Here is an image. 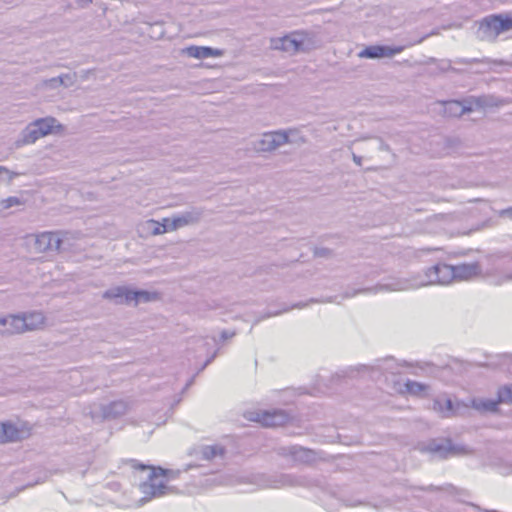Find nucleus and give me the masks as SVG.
Segmentation results:
<instances>
[{
    "mask_svg": "<svg viewBox=\"0 0 512 512\" xmlns=\"http://www.w3.org/2000/svg\"><path fill=\"white\" fill-rule=\"evenodd\" d=\"M448 284V265L445 263H437L425 271L424 279L409 280V279H397L390 283L378 284L374 287L364 288L359 290H353V292H346L343 295L344 298L353 297L359 293H378L380 291H403L408 289H415L425 285Z\"/></svg>",
    "mask_w": 512,
    "mask_h": 512,
    "instance_id": "nucleus-1",
    "label": "nucleus"
},
{
    "mask_svg": "<svg viewBox=\"0 0 512 512\" xmlns=\"http://www.w3.org/2000/svg\"><path fill=\"white\" fill-rule=\"evenodd\" d=\"M129 464L136 470L149 471L147 480L140 485L141 492L149 499L169 494L171 488L165 484L163 478H175L179 473L178 471L145 465L135 459L129 460Z\"/></svg>",
    "mask_w": 512,
    "mask_h": 512,
    "instance_id": "nucleus-2",
    "label": "nucleus"
},
{
    "mask_svg": "<svg viewBox=\"0 0 512 512\" xmlns=\"http://www.w3.org/2000/svg\"><path fill=\"white\" fill-rule=\"evenodd\" d=\"M511 29V14H490L478 21L477 37L482 41L495 42L500 34Z\"/></svg>",
    "mask_w": 512,
    "mask_h": 512,
    "instance_id": "nucleus-3",
    "label": "nucleus"
},
{
    "mask_svg": "<svg viewBox=\"0 0 512 512\" xmlns=\"http://www.w3.org/2000/svg\"><path fill=\"white\" fill-rule=\"evenodd\" d=\"M255 483L260 488L280 489L285 487L307 486L309 480L306 476L296 474H259L255 476Z\"/></svg>",
    "mask_w": 512,
    "mask_h": 512,
    "instance_id": "nucleus-4",
    "label": "nucleus"
},
{
    "mask_svg": "<svg viewBox=\"0 0 512 512\" xmlns=\"http://www.w3.org/2000/svg\"><path fill=\"white\" fill-rule=\"evenodd\" d=\"M368 373L373 379H378L380 375H383L387 380L388 374L396 375L399 373L398 364L393 358H386L383 360H377L374 365H358L350 368V372L353 373Z\"/></svg>",
    "mask_w": 512,
    "mask_h": 512,
    "instance_id": "nucleus-5",
    "label": "nucleus"
},
{
    "mask_svg": "<svg viewBox=\"0 0 512 512\" xmlns=\"http://www.w3.org/2000/svg\"><path fill=\"white\" fill-rule=\"evenodd\" d=\"M247 418L260 423L264 427L282 426L290 419L289 414L283 409L250 412Z\"/></svg>",
    "mask_w": 512,
    "mask_h": 512,
    "instance_id": "nucleus-6",
    "label": "nucleus"
},
{
    "mask_svg": "<svg viewBox=\"0 0 512 512\" xmlns=\"http://www.w3.org/2000/svg\"><path fill=\"white\" fill-rule=\"evenodd\" d=\"M484 276L494 285L512 281V261L505 258L496 260L491 268L485 270Z\"/></svg>",
    "mask_w": 512,
    "mask_h": 512,
    "instance_id": "nucleus-7",
    "label": "nucleus"
},
{
    "mask_svg": "<svg viewBox=\"0 0 512 512\" xmlns=\"http://www.w3.org/2000/svg\"><path fill=\"white\" fill-rule=\"evenodd\" d=\"M271 46L274 49L282 50L290 54H295L297 52L306 50L304 34L297 32L280 38L272 39Z\"/></svg>",
    "mask_w": 512,
    "mask_h": 512,
    "instance_id": "nucleus-8",
    "label": "nucleus"
},
{
    "mask_svg": "<svg viewBox=\"0 0 512 512\" xmlns=\"http://www.w3.org/2000/svg\"><path fill=\"white\" fill-rule=\"evenodd\" d=\"M63 232H42L36 236L35 250L38 252L60 251L63 244Z\"/></svg>",
    "mask_w": 512,
    "mask_h": 512,
    "instance_id": "nucleus-9",
    "label": "nucleus"
},
{
    "mask_svg": "<svg viewBox=\"0 0 512 512\" xmlns=\"http://www.w3.org/2000/svg\"><path fill=\"white\" fill-rule=\"evenodd\" d=\"M289 136L284 131H275L264 133L262 137L255 142V149L261 152H270L278 147L288 143Z\"/></svg>",
    "mask_w": 512,
    "mask_h": 512,
    "instance_id": "nucleus-10",
    "label": "nucleus"
},
{
    "mask_svg": "<svg viewBox=\"0 0 512 512\" xmlns=\"http://www.w3.org/2000/svg\"><path fill=\"white\" fill-rule=\"evenodd\" d=\"M203 216V210L200 208H192L188 211L173 215L169 218L170 229L177 230L179 228L196 224L200 221Z\"/></svg>",
    "mask_w": 512,
    "mask_h": 512,
    "instance_id": "nucleus-11",
    "label": "nucleus"
},
{
    "mask_svg": "<svg viewBox=\"0 0 512 512\" xmlns=\"http://www.w3.org/2000/svg\"><path fill=\"white\" fill-rule=\"evenodd\" d=\"M469 497L466 491H458V489L450 485V512H476L477 506L468 502Z\"/></svg>",
    "mask_w": 512,
    "mask_h": 512,
    "instance_id": "nucleus-12",
    "label": "nucleus"
},
{
    "mask_svg": "<svg viewBox=\"0 0 512 512\" xmlns=\"http://www.w3.org/2000/svg\"><path fill=\"white\" fill-rule=\"evenodd\" d=\"M403 51L401 46L370 45L359 52V57L367 59H379L392 57Z\"/></svg>",
    "mask_w": 512,
    "mask_h": 512,
    "instance_id": "nucleus-13",
    "label": "nucleus"
},
{
    "mask_svg": "<svg viewBox=\"0 0 512 512\" xmlns=\"http://www.w3.org/2000/svg\"><path fill=\"white\" fill-rule=\"evenodd\" d=\"M448 440L432 439L428 442L419 443L417 450L428 454L432 459H446L448 457Z\"/></svg>",
    "mask_w": 512,
    "mask_h": 512,
    "instance_id": "nucleus-14",
    "label": "nucleus"
},
{
    "mask_svg": "<svg viewBox=\"0 0 512 512\" xmlns=\"http://www.w3.org/2000/svg\"><path fill=\"white\" fill-rule=\"evenodd\" d=\"M487 105L486 97L481 96L464 100H450V117H460L466 112H471L475 107H483Z\"/></svg>",
    "mask_w": 512,
    "mask_h": 512,
    "instance_id": "nucleus-15",
    "label": "nucleus"
},
{
    "mask_svg": "<svg viewBox=\"0 0 512 512\" xmlns=\"http://www.w3.org/2000/svg\"><path fill=\"white\" fill-rule=\"evenodd\" d=\"M482 273L478 263L450 265V276L456 280H470Z\"/></svg>",
    "mask_w": 512,
    "mask_h": 512,
    "instance_id": "nucleus-16",
    "label": "nucleus"
},
{
    "mask_svg": "<svg viewBox=\"0 0 512 512\" xmlns=\"http://www.w3.org/2000/svg\"><path fill=\"white\" fill-rule=\"evenodd\" d=\"M25 332V321L21 315L0 317L1 334H17Z\"/></svg>",
    "mask_w": 512,
    "mask_h": 512,
    "instance_id": "nucleus-17",
    "label": "nucleus"
},
{
    "mask_svg": "<svg viewBox=\"0 0 512 512\" xmlns=\"http://www.w3.org/2000/svg\"><path fill=\"white\" fill-rule=\"evenodd\" d=\"M279 454L282 456H289L294 461L301 463H308L314 459V452L310 449L301 446H287L279 448Z\"/></svg>",
    "mask_w": 512,
    "mask_h": 512,
    "instance_id": "nucleus-18",
    "label": "nucleus"
},
{
    "mask_svg": "<svg viewBox=\"0 0 512 512\" xmlns=\"http://www.w3.org/2000/svg\"><path fill=\"white\" fill-rule=\"evenodd\" d=\"M131 289L125 286H117L106 290L102 297L112 300L115 304H130Z\"/></svg>",
    "mask_w": 512,
    "mask_h": 512,
    "instance_id": "nucleus-19",
    "label": "nucleus"
},
{
    "mask_svg": "<svg viewBox=\"0 0 512 512\" xmlns=\"http://www.w3.org/2000/svg\"><path fill=\"white\" fill-rule=\"evenodd\" d=\"M186 54L189 57L197 59H206L210 57L222 56L223 52L220 49H215L208 46H189L186 48Z\"/></svg>",
    "mask_w": 512,
    "mask_h": 512,
    "instance_id": "nucleus-20",
    "label": "nucleus"
},
{
    "mask_svg": "<svg viewBox=\"0 0 512 512\" xmlns=\"http://www.w3.org/2000/svg\"><path fill=\"white\" fill-rule=\"evenodd\" d=\"M127 411V404L122 400L113 401L102 406L101 412L104 419H115L124 415Z\"/></svg>",
    "mask_w": 512,
    "mask_h": 512,
    "instance_id": "nucleus-21",
    "label": "nucleus"
},
{
    "mask_svg": "<svg viewBox=\"0 0 512 512\" xmlns=\"http://www.w3.org/2000/svg\"><path fill=\"white\" fill-rule=\"evenodd\" d=\"M25 321V331H33L44 325L45 317L41 312H31L21 315Z\"/></svg>",
    "mask_w": 512,
    "mask_h": 512,
    "instance_id": "nucleus-22",
    "label": "nucleus"
},
{
    "mask_svg": "<svg viewBox=\"0 0 512 512\" xmlns=\"http://www.w3.org/2000/svg\"><path fill=\"white\" fill-rule=\"evenodd\" d=\"M199 453L204 460H213L217 457L223 458L226 450L222 445H204L200 448Z\"/></svg>",
    "mask_w": 512,
    "mask_h": 512,
    "instance_id": "nucleus-23",
    "label": "nucleus"
},
{
    "mask_svg": "<svg viewBox=\"0 0 512 512\" xmlns=\"http://www.w3.org/2000/svg\"><path fill=\"white\" fill-rule=\"evenodd\" d=\"M470 216L466 213H457L454 212L452 215H450V224H456V222L464 223V227L457 228L454 227L453 230L455 234L457 235H464L471 231V224L469 223Z\"/></svg>",
    "mask_w": 512,
    "mask_h": 512,
    "instance_id": "nucleus-24",
    "label": "nucleus"
},
{
    "mask_svg": "<svg viewBox=\"0 0 512 512\" xmlns=\"http://www.w3.org/2000/svg\"><path fill=\"white\" fill-rule=\"evenodd\" d=\"M473 407L476 410L479 411H485V412H495L497 410L498 404L501 402L499 401V396L497 395L496 400L492 399H475L473 400Z\"/></svg>",
    "mask_w": 512,
    "mask_h": 512,
    "instance_id": "nucleus-25",
    "label": "nucleus"
},
{
    "mask_svg": "<svg viewBox=\"0 0 512 512\" xmlns=\"http://www.w3.org/2000/svg\"><path fill=\"white\" fill-rule=\"evenodd\" d=\"M32 123L44 137L52 132L57 120L53 117H46L37 119Z\"/></svg>",
    "mask_w": 512,
    "mask_h": 512,
    "instance_id": "nucleus-26",
    "label": "nucleus"
},
{
    "mask_svg": "<svg viewBox=\"0 0 512 512\" xmlns=\"http://www.w3.org/2000/svg\"><path fill=\"white\" fill-rule=\"evenodd\" d=\"M1 433L3 435L4 443L14 442L20 438V431L11 423H1Z\"/></svg>",
    "mask_w": 512,
    "mask_h": 512,
    "instance_id": "nucleus-27",
    "label": "nucleus"
},
{
    "mask_svg": "<svg viewBox=\"0 0 512 512\" xmlns=\"http://www.w3.org/2000/svg\"><path fill=\"white\" fill-rule=\"evenodd\" d=\"M130 304L138 305L139 303L150 302L155 299V293L148 292L146 290H134L131 289Z\"/></svg>",
    "mask_w": 512,
    "mask_h": 512,
    "instance_id": "nucleus-28",
    "label": "nucleus"
},
{
    "mask_svg": "<svg viewBox=\"0 0 512 512\" xmlns=\"http://www.w3.org/2000/svg\"><path fill=\"white\" fill-rule=\"evenodd\" d=\"M42 137L33 123H30L22 132V142L24 144H32Z\"/></svg>",
    "mask_w": 512,
    "mask_h": 512,
    "instance_id": "nucleus-29",
    "label": "nucleus"
},
{
    "mask_svg": "<svg viewBox=\"0 0 512 512\" xmlns=\"http://www.w3.org/2000/svg\"><path fill=\"white\" fill-rule=\"evenodd\" d=\"M46 83L52 88H56L60 85L69 87L74 83V76L70 74H63L49 79Z\"/></svg>",
    "mask_w": 512,
    "mask_h": 512,
    "instance_id": "nucleus-30",
    "label": "nucleus"
},
{
    "mask_svg": "<svg viewBox=\"0 0 512 512\" xmlns=\"http://www.w3.org/2000/svg\"><path fill=\"white\" fill-rule=\"evenodd\" d=\"M404 387L405 391L412 395H419L426 388L424 384L412 380H406Z\"/></svg>",
    "mask_w": 512,
    "mask_h": 512,
    "instance_id": "nucleus-31",
    "label": "nucleus"
},
{
    "mask_svg": "<svg viewBox=\"0 0 512 512\" xmlns=\"http://www.w3.org/2000/svg\"><path fill=\"white\" fill-rule=\"evenodd\" d=\"M499 401L505 404H512V384L504 385L498 389Z\"/></svg>",
    "mask_w": 512,
    "mask_h": 512,
    "instance_id": "nucleus-32",
    "label": "nucleus"
},
{
    "mask_svg": "<svg viewBox=\"0 0 512 512\" xmlns=\"http://www.w3.org/2000/svg\"><path fill=\"white\" fill-rule=\"evenodd\" d=\"M472 451L463 444L452 443L450 441V456H465Z\"/></svg>",
    "mask_w": 512,
    "mask_h": 512,
    "instance_id": "nucleus-33",
    "label": "nucleus"
},
{
    "mask_svg": "<svg viewBox=\"0 0 512 512\" xmlns=\"http://www.w3.org/2000/svg\"><path fill=\"white\" fill-rule=\"evenodd\" d=\"M152 223L155 226L152 231L154 235H159V234L166 233L168 231H173V229L169 228V226H170L169 218H164L162 223L155 222V221H152Z\"/></svg>",
    "mask_w": 512,
    "mask_h": 512,
    "instance_id": "nucleus-34",
    "label": "nucleus"
},
{
    "mask_svg": "<svg viewBox=\"0 0 512 512\" xmlns=\"http://www.w3.org/2000/svg\"><path fill=\"white\" fill-rule=\"evenodd\" d=\"M21 204H22L21 199L18 197H15V196H11V197H8V198L0 201V206L2 209H9L13 206H18Z\"/></svg>",
    "mask_w": 512,
    "mask_h": 512,
    "instance_id": "nucleus-35",
    "label": "nucleus"
},
{
    "mask_svg": "<svg viewBox=\"0 0 512 512\" xmlns=\"http://www.w3.org/2000/svg\"><path fill=\"white\" fill-rule=\"evenodd\" d=\"M306 306H307V303L298 302V303H295L294 305H292L291 307H284L281 310H276V311H271L270 310V311L267 312L265 317L277 316V315H279V314H281L283 312L289 311L292 308H303V307H306Z\"/></svg>",
    "mask_w": 512,
    "mask_h": 512,
    "instance_id": "nucleus-36",
    "label": "nucleus"
},
{
    "mask_svg": "<svg viewBox=\"0 0 512 512\" xmlns=\"http://www.w3.org/2000/svg\"><path fill=\"white\" fill-rule=\"evenodd\" d=\"M466 366H467V364H464L457 359H453V360L450 359V366H449L450 370H456L457 372L460 373V372L466 370Z\"/></svg>",
    "mask_w": 512,
    "mask_h": 512,
    "instance_id": "nucleus-37",
    "label": "nucleus"
},
{
    "mask_svg": "<svg viewBox=\"0 0 512 512\" xmlns=\"http://www.w3.org/2000/svg\"><path fill=\"white\" fill-rule=\"evenodd\" d=\"M235 331L223 330L221 332V340H227L235 336Z\"/></svg>",
    "mask_w": 512,
    "mask_h": 512,
    "instance_id": "nucleus-38",
    "label": "nucleus"
},
{
    "mask_svg": "<svg viewBox=\"0 0 512 512\" xmlns=\"http://www.w3.org/2000/svg\"><path fill=\"white\" fill-rule=\"evenodd\" d=\"M330 253V250L327 248H316L315 255L318 257H325Z\"/></svg>",
    "mask_w": 512,
    "mask_h": 512,
    "instance_id": "nucleus-39",
    "label": "nucleus"
},
{
    "mask_svg": "<svg viewBox=\"0 0 512 512\" xmlns=\"http://www.w3.org/2000/svg\"><path fill=\"white\" fill-rule=\"evenodd\" d=\"M499 215L501 217L509 218L510 220H512V207H508L506 209L501 210Z\"/></svg>",
    "mask_w": 512,
    "mask_h": 512,
    "instance_id": "nucleus-40",
    "label": "nucleus"
},
{
    "mask_svg": "<svg viewBox=\"0 0 512 512\" xmlns=\"http://www.w3.org/2000/svg\"><path fill=\"white\" fill-rule=\"evenodd\" d=\"M216 354H217V351H215L211 356H209L206 359V361L204 362V364L201 367V370H203L208 364H210L214 360V358L216 357Z\"/></svg>",
    "mask_w": 512,
    "mask_h": 512,
    "instance_id": "nucleus-41",
    "label": "nucleus"
},
{
    "mask_svg": "<svg viewBox=\"0 0 512 512\" xmlns=\"http://www.w3.org/2000/svg\"><path fill=\"white\" fill-rule=\"evenodd\" d=\"M352 159L356 165H358V166L362 165V157L361 156H358L355 153H352Z\"/></svg>",
    "mask_w": 512,
    "mask_h": 512,
    "instance_id": "nucleus-42",
    "label": "nucleus"
},
{
    "mask_svg": "<svg viewBox=\"0 0 512 512\" xmlns=\"http://www.w3.org/2000/svg\"><path fill=\"white\" fill-rule=\"evenodd\" d=\"M76 1H77V4L82 8L88 6L89 4H91L93 2V0H76Z\"/></svg>",
    "mask_w": 512,
    "mask_h": 512,
    "instance_id": "nucleus-43",
    "label": "nucleus"
},
{
    "mask_svg": "<svg viewBox=\"0 0 512 512\" xmlns=\"http://www.w3.org/2000/svg\"><path fill=\"white\" fill-rule=\"evenodd\" d=\"M380 141V144H379V150H382V151H390V147L388 144H386L385 142H383L381 139H379Z\"/></svg>",
    "mask_w": 512,
    "mask_h": 512,
    "instance_id": "nucleus-44",
    "label": "nucleus"
},
{
    "mask_svg": "<svg viewBox=\"0 0 512 512\" xmlns=\"http://www.w3.org/2000/svg\"><path fill=\"white\" fill-rule=\"evenodd\" d=\"M2 174L9 175L10 171L6 167H4V166H0V175H2Z\"/></svg>",
    "mask_w": 512,
    "mask_h": 512,
    "instance_id": "nucleus-45",
    "label": "nucleus"
},
{
    "mask_svg": "<svg viewBox=\"0 0 512 512\" xmlns=\"http://www.w3.org/2000/svg\"><path fill=\"white\" fill-rule=\"evenodd\" d=\"M437 406H439L440 408H442V403L438 402V401H435L434 403V409H437Z\"/></svg>",
    "mask_w": 512,
    "mask_h": 512,
    "instance_id": "nucleus-46",
    "label": "nucleus"
},
{
    "mask_svg": "<svg viewBox=\"0 0 512 512\" xmlns=\"http://www.w3.org/2000/svg\"><path fill=\"white\" fill-rule=\"evenodd\" d=\"M443 405L445 406L446 410H448V399L443 401Z\"/></svg>",
    "mask_w": 512,
    "mask_h": 512,
    "instance_id": "nucleus-47",
    "label": "nucleus"
},
{
    "mask_svg": "<svg viewBox=\"0 0 512 512\" xmlns=\"http://www.w3.org/2000/svg\"><path fill=\"white\" fill-rule=\"evenodd\" d=\"M201 342L203 343L204 346L208 345L209 343L207 342V340H201Z\"/></svg>",
    "mask_w": 512,
    "mask_h": 512,
    "instance_id": "nucleus-48",
    "label": "nucleus"
},
{
    "mask_svg": "<svg viewBox=\"0 0 512 512\" xmlns=\"http://www.w3.org/2000/svg\"><path fill=\"white\" fill-rule=\"evenodd\" d=\"M309 302H317V300L312 298L309 300Z\"/></svg>",
    "mask_w": 512,
    "mask_h": 512,
    "instance_id": "nucleus-49",
    "label": "nucleus"
},
{
    "mask_svg": "<svg viewBox=\"0 0 512 512\" xmlns=\"http://www.w3.org/2000/svg\"><path fill=\"white\" fill-rule=\"evenodd\" d=\"M449 407H450V411H451L452 410V402L451 401H450Z\"/></svg>",
    "mask_w": 512,
    "mask_h": 512,
    "instance_id": "nucleus-50",
    "label": "nucleus"
}]
</instances>
